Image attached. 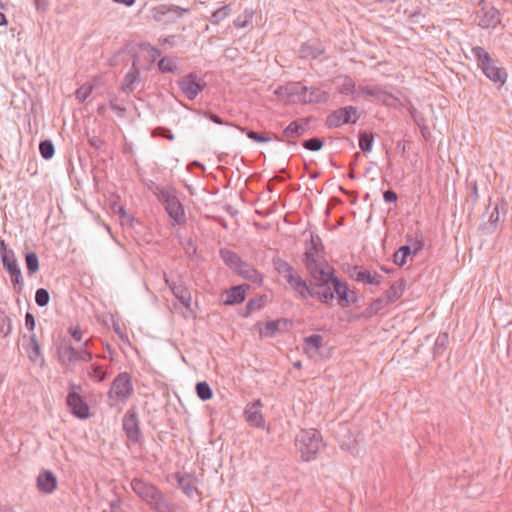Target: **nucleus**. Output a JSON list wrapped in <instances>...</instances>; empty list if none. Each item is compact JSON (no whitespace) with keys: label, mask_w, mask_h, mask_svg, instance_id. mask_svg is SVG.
I'll return each instance as SVG.
<instances>
[{"label":"nucleus","mask_w":512,"mask_h":512,"mask_svg":"<svg viewBox=\"0 0 512 512\" xmlns=\"http://www.w3.org/2000/svg\"><path fill=\"white\" fill-rule=\"evenodd\" d=\"M50 300V295L47 289L39 288L35 293V302L40 307H45L48 305Z\"/></svg>","instance_id":"49"},{"label":"nucleus","mask_w":512,"mask_h":512,"mask_svg":"<svg viewBox=\"0 0 512 512\" xmlns=\"http://www.w3.org/2000/svg\"><path fill=\"white\" fill-rule=\"evenodd\" d=\"M92 91H93L92 85H83L76 90V92H75L76 99L82 103L91 95Z\"/></svg>","instance_id":"51"},{"label":"nucleus","mask_w":512,"mask_h":512,"mask_svg":"<svg viewBox=\"0 0 512 512\" xmlns=\"http://www.w3.org/2000/svg\"><path fill=\"white\" fill-rule=\"evenodd\" d=\"M232 9L230 5H223L216 11H214L210 17V22L214 25L219 24L221 21H223L226 17H228L231 13Z\"/></svg>","instance_id":"36"},{"label":"nucleus","mask_w":512,"mask_h":512,"mask_svg":"<svg viewBox=\"0 0 512 512\" xmlns=\"http://www.w3.org/2000/svg\"><path fill=\"white\" fill-rule=\"evenodd\" d=\"M59 362L67 369H71L78 362V348L69 341H63L57 347Z\"/></svg>","instance_id":"14"},{"label":"nucleus","mask_w":512,"mask_h":512,"mask_svg":"<svg viewBox=\"0 0 512 512\" xmlns=\"http://www.w3.org/2000/svg\"><path fill=\"white\" fill-rule=\"evenodd\" d=\"M242 277L251 280L252 282H257L261 279L260 274L257 270L249 266L247 263L242 262V265L239 266L238 269L235 270Z\"/></svg>","instance_id":"32"},{"label":"nucleus","mask_w":512,"mask_h":512,"mask_svg":"<svg viewBox=\"0 0 512 512\" xmlns=\"http://www.w3.org/2000/svg\"><path fill=\"white\" fill-rule=\"evenodd\" d=\"M133 391L131 375L128 372L119 373L108 391V397L113 402L111 405L126 402L133 394Z\"/></svg>","instance_id":"5"},{"label":"nucleus","mask_w":512,"mask_h":512,"mask_svg":"<svg viewBox=\"0 0 512 512\" xmlns=\"http://www.w3.org/2000/svg\"><path fill=\"white\" fill-rule=\"evenodd\" d=\"M39 151L44 159H51L55 153L53 142L48 139L41 141L39 144Z\"/></svg>","instance_id":"40"},{"label":"nucleus","mask_w":512,"mask_h":512,"mask_svg":"<svg viewBox=\"0 0 512 512\" xmlns=\"http://www.w3.org/2000/svg\"><path fill=\"white\" fill-rule=\"evenodd\" d=\"M2 264L10 275L15 292L20 294L24 288V279L16 257H12V255L8 253L3 257Z\"/></svg>","instance_id":"10"},{"label":"nucleus","mask_w":512,"mask_h":512,"mask_svg":"<svg viewBox=\"0 0 512 512\" xmlns=\"http://www.w3.org/2000/svg\"><path fill=\"white\" fill-rule=\"evenodd\" d=\"M447 343H448V334L447 333L440 334L437 337L436 342H435V350L436 351H439L440 349L444 350L446 348Z\"/></svg>","instance_id":"58"},{"label":"nucleus","mask_w":512,"mask_h":512,"mask_svg":"<svg viewBox=\"0 0 512 512\" xmlns=\"http://www.w3.org/2000/svg\"><path fill=\"white\" fill-rule=\"evenodd\" d=\"M324 145V142L321 138L313 137L307 140H304L302 146L309 151H319Z\"/></svg>","instance_id":"48"},{"label":"nucleus","mask_w":512,"mask_h":512,"mask_svg":"<svg viewBox=\"0 0 512 512\" xmlns=\"http://www.w3.org/2000/svg\"><path fill=\"white\" fill-rule=\"evenodd\" d=\"M411 253V249L408 246H401L393 255V261L398 266H403L406 263V258Z\"/></svg>","instance_id":"42"},{"label":"nucleus","mask_w":512,"mask_h":512,"mask_svg":"<svg viewBox=\"0 0 512 512\" xmlns=\"http://www.w3.org/2000/svg\"><path fill=\"white\" fill-rule=\"evenodd\" d=\"M317 282L318 283L316 284H310L308 297L317 298L324 303H328L329 301L333 300L334 292L331 291L329 287H327L329 283H322L320 281Z\"/></svg>","instance_id":"20"},{"label":"nucleus","mask_w":512,"mask_h":512,"mask_svg":"<svg viewBox=\"0 0 512 512\" xmlns=\"http://www.w3.org/2000/svg\"><path fill=\"white\" fill-rule=\"evenodd\" d=\"M123 430L129 440L139 442L142 439L138 415L134 410H128L123 417Z\"/></svg>","instance_id":"13"},{"label":"nucleus","mask_w":512,"mask_h":512,"mask_svg":"<svg viewBox=\"0 0 512 512\" xmlns=\"http://www.w3.org/2000/svg\"><path fill=\"white\" fill-rule=\"evenodd\" d=\"M311 117L299 118L292 121L282 132V137H277L278 141L286 142L287 144L295 145L296 142L293 139L304 135L310 128Z\"/></svg>","instance_id":"8"},{"label":"nucleus","mask_w":512,"mask_h":512,"mask_svg":"<svg viewBox=\"0 0 512 512\" xmlns=\"http://www.w3.org/2000/svg\"><path fill=\"white\" fill-rule=\"evenodd\" d=\"M35 324V317L33 316L32 313L27 312L25 315V326L27 327L28 330L33 331L35 328Z\"/></svg>","instance_id":"64"},{"label":"nucleus","mask_w":512,"mask_h":512,"mask_svg":"<svg viewBox=\"0 0 512 512\" xmlns=\"http://www.w3.org/2000/svg\"><path fill=\"white\" fill-rule=\"evenodd\" d=\"M138 78H139V70L135 66V64H133L132 69L129 72H127L124 77V80L121 84V90L126 94L132 93L134 90L133 85L136 83Z\"/></svg>","instance_id":"28"},{"label":"nucleus","mask_w":512,"mask_h":512,"mask_svg":"<svg viewBox=\"0 0 512 512\" xmlns=\"http://www.w3.org/2000/svg\"><path fill=\"white\" fill-rule=\"evenodd\" d=\"M472 55L476 58L478 67L482 70L484 75L492 82L503 85L507 78L506 71L496 65L490 54L481 46H474L471 48Z\"/></svg>","instance_id":"2"},{"label":"nucleus","mask_w":512,"mask_h":512,"mask_svg":"<svg viewBox=\"0 0 512 512\" xmlns=\"http://www.w3.org/2000/svg\"><path fill=\"white\" fill-rule=\"evenodd\" d=\"M93 359V353L87 349V344H82L78 348V361L90 362Z\"/></svg>","instance_id":"53"},{"label":"nucleus","mask_w":512,"mask_h":512,"mask_svg":"<svg viewBox=\"0 0 512 512\" xmlns=\"http://www.w3.org/2000/svg\"><path fill=\"white\" fill-rule=\"evenodd\" d=\"M323 246L320 239L311 237L310 247L305 252V266L310 275L322 283L327 282L332 275V268L328 262L320 255Z\"/></svg>","instance_id":"1"},{"label":"nucleus","mask_w":512,"mask_h":512,"mask_svg":"<svg viewBox=\"0 0 512 512\" xmlns=\"http://www.w3.org/2000/svg\"><path fill=\"white\" fill-rule=\"evenodd\" d=\"M241 131L245 132L246 136L249 139H251L253 141H256V142H259V143H265V142H268L270 140V138L264 136L263 134H260L258 132L252 131V130H248L246 128H242Z\"/></svg>","instance_id":"52"},{"label":"nucleus","mask_w":512,"mask_h":512,"mask_svg":"<svg viewBox=\"0 0 512 512\" xmlns=\"http://www.w3.org/2000/svg\"><path fill=\"white\" fill-rule=\"evenodd\" d=\"M254 14L253 9L246 8L243 13L233 21V25L239 29L248 27L252 23Z\"/></svg>","instance_id":"33"},{"label":"nucleus","mask_w":512,"mask_h":512,"mask_svg":"<svg viewBox=\"0 0 512 512\" xmlns=\"http://www.w3.org/2000/svg\"><path fill=\"white\" fill-rule=\"evenodd\" d=\"M88 143L90 146L98 150L104 145V140L99 136L93 135L88 136Z\"/></svg>","instance_id":"59"},{"label":"nucleus","mask_w":512,"mask_h":512,"mask_svg":"<svg viewBox=\"0 0 512 512\" xmlns=\"http://www.w3.org/2000/svg\"><path fill=\"white\" fill-rule=\"evenodd\" d=\"M90 378L102 382L106 378V372L103 371V368L99 364H93L91 366V370L88 372Z\"/></svg>","instance_id":"50"},{"label":"nucleus","mask_w":512,"mask_h":512,"mask_svg":"<svg viewBox=\"0 0 512 512\" xmlns=\"http://www.w3.org/2000/svg\"><path fill=\"white\" fill-rule=\"evenodd\" d=\"M404 291L403 282L398 281L393 283L388 290H386V299L390 302H394L399 299Z\"/></svg>","instance_id":"34"},{"label":"nucleus","mask_w":512,"mask_h":512,"mask_svg":"<svg viewBox=\"0 0 512 512\" xmlns=\"http://www.w3.org/2000/svg\"><path fill=\"white\" fill-rule=\"evenodd\" d=\"M165 283L169 286L175 298H177L185 308L190 309L192 304V296L189 289L182 284L170 282L167 278H165Z\"/></svg>","instance_id":"19"},{"label":"nucleus","mask_w":512,"mask_h":512,"mask_svg":"<svg viewBox=\"0 0 512 512\" xmlns=\"http://www.w3.org/2000/svg\"><path fill=\"white\" fill-rule=\"evenodd\" d=\"M289 265L290 264L288 262H286L285 260H283L281 258L273 259L274 269L278 272L279 275H281V273H283V271L285 269H288Z\"/></svg>","instance_id":"57"},{"label":"nucleus","mask_w":512,"mask_h":512,"mask_svg":"<svg viewBox=\"0 0 512 512\" xmlns=\"http://www.w3.org/2000/svg\"><path fill=\"white\" fill-rule=\"evenodd\" d=\"M12 332V321L3 310H0V334L7 337Z\"/></svg>","instance_id":"43"},{"label":"nucleus","mask_w":512,"mask_h":512,"mask_svg":"<svg viewBox=\"0 0 512 512\" xmlns=\"http://www.w3.org/2000/svg\"><path fill=\"white\" fill-rule=\"evenodd\" d=\"M374 137L372 133L361 132L359 135V147L363 152H370L373 146Z\"/></svg>","instance_id":"41"},{"label":"nucleus","mask_w":512,"mask_h":512,"mask_svg":"<svg viewBox=\"0 0 512 512\" xmlns=\"http://www.w3.org/2000/svg\"><path fill=\"white\" fill-rule=\"evenodd\" d=\"M132 490L147 504H149L152 500H155V497L161 491L154 486L153 484L147 483L142 479L135 478L131 481Z\"/></svg>","instance_id":"15"},{"label":"nucleus","mask_w":512,"mask_h":512,"mask_svg":"<svg viewBox=\"0 0 512 512\" xmlns=\"http://www.w3.org/2000/svg\"><path fill=\"white\" fill-rule=\"evenodd\" d=\"M158 69L162 73H173L176 70V64L168 57H163L158 62Z\"/></svg>","instance_id":"47"},{"label":"nucleus","mask_w":512,"mask_h":512,"mask_svg":"<svg viewBox=\"0 0 512 512\" xmlns=\"http://www.w3.org/2000/svg\"><path fill=\"white\" fill-rule=\"evenodd\" d=\"M290 287L297 292L300 297L307 298L310 284H308L300 275L295 273L288 281Z\"/></svg>","instance_id":"25"},{"label":"nucleus","mask_w":512,"mask_h":512,"mask_svg":"<svg viewBox=\"0 0 512 512\" xmlns=\"http://www.w3.org/2000/svg\"><path fill=\"white\" fill-rule=\"evenodd\" d=\"M340 92L345 95L354 93L355 83L350 78H346L344 83L341 85Z\"/></svg>","instance_id":"55"},{"label":"nucleus","mask_w":512,"mask_h":512,"mask_svg":"<svg viewBox=\"0 0 512 512\" xmlns=\"http://www.w3.org/2000/svg\"><path fill=\"white\" fill-rule=\"evenodd\" d=\"M281 324H285V321L282 319L267 322L265 327L261 330V335L264 337H272L280 330Z\"/></svg>","instance_id":"39"},{"label":"nucleus","mask_w":512,"mask_h":512,"mask_svg":"<svg viewBox=\"0 0 512 512\" xmlns=\"http://www.w3.org/2000/svg\"><path fill=\"white\" fill-rule=\"evenodd\" d=\"M499 221H500V212H499L498 205H495L489 214L488 221L481 225L482 231L485 234L494 233Z\"/></svg>","instance_id":"27"},{"label":"nucleus","mask_w":512,"mask_h":512,"mask_svg":"<svg viewBox=\"0 0 512 512\" xmlns=\"http://www.w3.org/2000/svg\"><path fill=\"white\" fill-rule=\"evenodd\" d=\"M306 86L302 85L301 82H290L286 85L279 86L275 90V94L278 98L286 102H300V98L304 96Z\"/></svg>","instance_id":"11"},{"label":"nucleus","mask_w":512,"mask_h":512,"mask_svg":"<svg viewBox=\"0 0 512 512\" xmlns=\"http://www.w3.org/2000/svg\"><path fill=\"white\" fill-rule=\"evenodd\" d=\"M326 283H331L334 288V294L337 295L339 304L344 307V301L348 299V286L345 283H342L335 275L334 269L332 268V275L330 279Z\"/></svg>","instance_id":"23"},{"label":"nucleus","mask_w":512,"mask_h":512,"mask_svg":"<svg viewBox=\"0 0 512 512\" xmlns=\"http://www.w3.org/2000/svg\"><path fill=\"white\" fill-rule=\"evenodd\" d=\"M25 262L29 275H32L39 270V259L35 252H27L25 254Z\"/></svg>","instance_id":"37"},{"label":"nucleus","mask_w":512,"mask_h":512,"mask_svg":"<svg viewBox=\"0 0 512 512\" xmlns=\"http://www.w3.org/2000/svg\"><path fill=\"white\" fill-rule=\"evenodd\" d=\"M329 94L317 87H306L305 94L300 98V103H324L328 100Z\"/></svg>","instance_id":"21"},{"label":"nucleus","mask_w":512,"mask_h":512,"mask_svg":"<svg viewBox=\"0 0 512 512\" xmlns=\"http://www.w3.org/2000/svg\"><path fill=\"white\" fill-rule=\"evenodd\" d=\"M323 338L319 334H313L304 338L305 351L311 353L310 356H314L318 353L322 347Z\"/></svg>","instance_id":"29"},{"label":"nucleus","mask_w":512,"mask_h":512,"mask_svg":"<svg viewBox=\"0 0 512 512\" xmlns=\"http://www.w3.org/2000/svg\"><path fill=\"white\" fill-rule=\"evenodd\" d=\"M66 401L71 412L76 417L80 419H87L89 417V407L78 393L74 391L69 392Z\"/></svg>","instance_id":"16"},{"label":"nucleus","mask_w":512,"mask_h":512,"mask_svg":"<svg viewBox=\"0 0 512 512\" xmlns=\"http://www.w3.org/2000/svg\"><path fill=\"white\" fill-rule=\"evenodd\" d=\"M148 505L156 512H171L173 508L162 492L158 493L155 500H152Z\"/></svg>","instance_id":"31"},{"label":"nucleus","mask_w":512,"mask_h":512,"mask_svg":"<svg viewBox=\"0 0 512 512\" xmlns=\"http://www.w3.org/2000/svg\"><path fill=\"white\" fill-rule=\"evenodd\" d=\"M196 393L203 401L209 400L213 396L212 389L207 382H198L196 384Z\"/></svg>","instance_id":"44"},{"label":"nucleus","mask_w":512,"mask_h":512,"mask_svg":"<svg viewBox=\"0 0 512 512\" xmlns=\"http://www.w3.org/2000/svg\"><path fill=\"white\" fill-rule=\"evenodd\" d=\"M296 446L305 462L315 459L318 452L324 447L323 439L316 429L301 430L296 436Z\"/></svg>","instance_id":"3"},{"label":"nucleus","mask_w":512,"mask_h":512,"mask_svg":"<svg viewBox=\"0 0 512 512\" xmlns=\"http://www.w3.org/2000/svg\"><path fill=\"white\" fill-rule=\"evenodd\" d=\"M321 53L322 51L320 49L308 43H304L299 50V56L303 59H315Z\"/></svg>","instance_id":"35"},{"label":"nucleus","mask_w":512,"mask_h":512,"mask_svg":"<svg viewBox=\"0 0 512 512\" xmlns=\"http://www.w3.org/2000/svg\"><path fill=\"white\" fill-rule=\"evenodd\" d=\"M177 84L183 95L189 100H194L206 87V83L193 72L179 79Z\"/></svg>","instance_id":"9"},{"label":"nucleus","mask_w":512,"mask_h":512,"mask_svg":"<svg viewBox=\"0 0 512 512\" xmlns=\"http://www.w3.org/2000/svg\"><path fill=\"white\" fill-rule=\"evenodd\" d=\"M383 199L387 203H394L397 201L398 196H397L396 192H394L393 190H386L383 193Z\"/></svg>","instance_id":"63"},{"label":"nucleus","mask_w":512,"mask_h":512,"mask_svg":"<svg viewBox=\"0 0 512 512\" xmlns=\"http://www.w3.org/2000/svg\"><path fill=\"white\" fill-rule=\"evenodd\" d=\"M141 48L150 50V52H151L150 56H151L152 61H155L161 55V51L158 48L151 46L149 43L141 44Z\"/></svg>","instance_id":"60"},{"label":"nucleus","mask_w":512,"mask_h":512,"mask_svg":"<svg viewBox=\"0 0 512 512\" xmlns=\"http://www.w3.org/2000/svg\"><path fill=\"white\" fill-rule=\"evenodd\" d=\"M261 408L262 403L260 400H256L246 406L244 410V415L249 425L257 428L264 427V419L261 412Z\"/></svg>","instance_id":"17"},{"label":"nucleus","mask_w":512,"mask_h":512,"mask_svg":"<svg viewBox=\"0 0 512 512\" xmlns=\"http://www.w3.org/2000/svg\"><path fill=\"white\" fill-rule=\"evenodd\" d=\"M245 300V288L243 285L231 287L226 291V299L223 301L225 305L239 304Z\"/></svg>","instance_id":"24"},{"label":"nucleus","mask_w":512,"mask_h":512,"mask_svg":"<svg viewBox=\"0 0 512 512\" xmlns=\"http://www.w3.org/2000/svg\"><path fill=\"white\" fill-rule=\"evenodd\" d=\"M175 478L178 482L179 488L183 491V493L190 498L193 497L197 488L193 485L191 475L176 473Z\"/></svg>","instance_id":"26"},{"label":"nucleus","mask_w":512,"mask_h":512,"mask_svg":"<svg viewBox=\"0 0 512 512\" xmlns=\"http://www.w3.org/2000/svg\"><path fill=\"white\" fill-rule=\"evenodd\" d=\"M359 117L357 107L349 105L331 112L326 118V125L329 128H338L344 124H355Z\"/></svg>","instance_id":"6"},{"label":"nucleus","mask_w":512,"mask_h":512,"mask_svg":"<svg viewBox=\"0 0 512 512\" xmlns=\"http://www.w3.org/2000/svg\"><path fill=\"white\" fill-rule=\"evenodd\" d=\"M109 107L119 116L124 117L126 113V109L117 104L116 100L109 101Z\"/></svg>","instance_id":"61"},{"label":"nucleus","mask_w":512,"mask_h":512,"mask_svg":"<svg viewBox=\"0 0 512 512\" xmlns=\"http://www.w3.org/2000/svg\"><path fill=\"white\" fill-rule=\"evenodd\" d=\"M478 25L484 29L494 28L500 23L499 11L490 4H482L476 13Z\"/></svg>","instance_id":"12"},{"label":"nucleus","mask_w":512,"mask_h":512,"mask_svg":"<svg viewBox=\"0 0 512 512\" xmlns=\"http://www.w3.org/2000/svg\"><path fill=\"white\" fill-rule=\"evenodd\" d=\"M220 256L222 258V260L224 261V263L229 266L231 269H233L234 271L236 269L239 268V266L242 265V260L240 259V257L230 251V250H227V249H221L220 250Z\"/></svg>","instance_id":"30"},{"label":"nucleus","mask_w":512,"mask_h":512,"mask_svg":"<svg viewBox=\"0 0 512 512\" xmlns=\"http://www.w3.org/2000/svg\"><path fill=\"white\" fill-rule=\"evenodd\" d=\"M152 17L159 23H173L184 14H189L190 9L172 4H160L152 8Z\"/></svg>","instance_id":"7"},{"label":"nucleus","mask_w":512,"mask_h":512,"mask_svg":"<svg viewBox=\"0 0 512 512\" xmlns=\"http://www.w3.org/2000/svg\"><path fill=\"white\" fill-rule=\"evenodd\" d=\"M404 246H408L411 249V253L413 255L417 254L419 251L423 249L424 243L422 239L411 240L409 243Z\"/></svg>","instance_id":"56"},{"label":"nucleus","mask_w":512,"mask_h":512,"mask_svg":"<svg viewBox=\"0 0 512 512\" xmlns=\"http://www.w3.org/2000/svg\"><path fill=\"white\" fill-rule=\"evenodd\" d=\"M152 136L153 137L162 136L170 141L174 140V135L172 134V132L169 129L164 128V127L155 128L152 131Z\"/></svg>","instance_id":"54"},{"label":"nucleus","mask_w":512,"mask_h":512,"mask_svg":"<svg viewBox=\"0 0 512 512\" xmlns=\"http://www.w3.org/2000/svg\"><path fill=\"white\" fill-rule=\"evenodd\" d=\"M155 194L169 216L176 223H181L184 219V208L176 196V191L170 187H157Z\"/></svg>","instance_id":"4"},{"label":"nucleus","mask_w":512,"mask_h":512,"mask_svg":"<svg viewBox=\"0 0 512 512\" xmlns=\"http://www.w3.org/2000/svg\"><path fill=\"white\" fill-rule=\"evenodd\" d=\"M358 94L380 98L384 94V91L379 86H366L359 88Z\"/></svg>","instance_id":"46"},{"label":"nucleus","mask_w":512,"mask_h":512,"mask_svg":"<svg viewBox=\"0 0 512 512\" xmlns=\"http://www.w3.org/2000/svg\"><path fill=\"white\" fill-rule=\"evenodd\" d=\"M69 334L73 337V339L77 342L82 340L83 332L79 326H72L68 329Z\"/></svg>","instance_id":"62"},{"label":"nucleus","mask_w":512,"mask_h":512,"mask_svg":"<svg viewBox=\"0 0 512 512\" xmlns=\"http://www.w3.org/2000/svg\"><path fill=\"white\" fill-rule=\"evenodd\" d=\"M30 345L31 350L28 351L29 359L33 362H37L41 358V349L34 333L30 335Z\"/></svg>","instance_id":"38"},{"label":"nucleus","mask_w":512,"mask_h":512,"mask_svg":"<svg viewBox=\"0 0 512 512\" xmlns=\"http://www.w3.org/2000/svg\"><path fill=\"white\" fill-rule=\"evenodd\" d=\"M354 278L357 282L371 285H379L382 281V276L379 274H371L366 269H360L358 266L354 267Z\"/></svg>","instance_id":"22"},{"label":"nucleus","mask_w":512,"mask_h":512,"mask_svg":"<svg viewBox=\"0 0 512 512\" xmlns=\"http://www.w3.org/2000/svg\"><path fill=\"white\" fill-rule=\"evenodd\" d=\"M388 303L389 301L386 298H378L374 300L369 307L366 308L365 313L368 316H372L383 309Z\"/></svg>","instance_id":"45"},{"label":"nucleus","mask_w":512,"mask_h":512,"mask_svg":"<svg viewBox=\"0 0 512 512\" xmlns=\"http://www.w3.org/2000/svg\"><path fill=\"white\" fill-rule=\"evenodd\" d=\"M57 478L50 470H43L37 477V488L44 494H51L57 488Z\"/></svg>","instance_id":"18"}]
</instances>
